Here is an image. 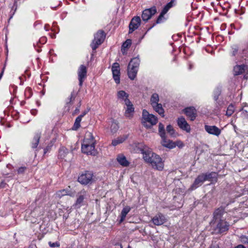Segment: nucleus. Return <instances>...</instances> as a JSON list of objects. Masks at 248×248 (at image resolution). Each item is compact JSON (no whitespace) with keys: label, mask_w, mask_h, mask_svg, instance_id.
Masks as SVG:
<instances>
[{"label":"nucleus","mask_w":248,"mask_h":248,"mask_svg":"<svg viewBox=\"0 0 248 248\" xmlns=\"http://www.w3.org/2000/svg\"><path fill=\"white\" fill-rule=\"evenodd\" d=\"M140 151L145 162L149 164L153 169L159 171L163 170L164 162L159 155L153 152L146 145H144Z\"/></svg>","instance_id":"obj_1"},{"label":"nucleus","mask_w":248,"mask_h":248,"mask_svg":"<svg viewBox=\"0 0 248 248\" xmlns=\"http://www.w3.org/2000/svg\"><path fill=\"white\" fill-rule=\"evenodd\" d=\"M95 140L90 132H87L85 134L81 146L82 153L87 155H95L97 151L95 149Z\"/></svg>","instance_id":"obj_2"},{"label":"nucleus","mask_w":248,"mask_h":248,"mask_svg":"<svg viewBox=\"0 0 248 248\" xmlns=\"http://www.w3.org/2000/svg\"><path fill=\"white\" fill-rule=\"evenodd\" d=\"M142 124L147 128H150L153 125H155L157 123L158 119L157 117L152 114H150L145 109L142 111Z\"/></svg>","instance_id":"obj_3"},{"label":"nucleus","mask_w":248,"mask_h":248,"mask_svg":"<svg viewBox=\"0 0 248 248\" xmlns=\"http://www.w3.org/2000/svg\"><path fill=\"white\" fill-rule=\"evenodd\" d=\"M105 38L104 32L102 31H99L94 35V38L91 44L93 50H95L97 47L104 41Z\"/></svg>","instance_id":"obj_4"},{"label":"nucleus","mask_w":248,"mask_h":248,"mask_svg":"<svg viewBox=\"0 0 248 248\" xmlns=\"http://www.w3.org/2000/svg\"><path fill=\"white\" fill-rule=\"evenodd\" d=\"M93 181V173L89 171H86L81 173L78 178V181L83 185L92 183Z\"/></svg>","instance_id":"obj_5"},{"label":"nucleus","mask_w":248,"mask_h":248,"mask_svg":"<svg viewBox=\"0 0 248 248\" xmlns=\"http://www.w3.org/2000/svg\"><path fill=\"white\" fill-rule=\"evenodd\" d=\"M233 72L234 75H239L244 72L248 73V59L245 64L241 65H237L233 68Z\"/></svg>","instance_id":"obj_6"},{"label":"nucleus","mask_w":248,"mask_h":248,"mask_svg":"<svg viewBox=\"0 0 248 248\" xmlns=\"http://www.w3.org/2000/svg\"><path fill=\"white\" fill-rule=\"evenodd\" d=\"M87 67L84 65H81L78 72V78L79 82V84L80 86H82L83 80L87 76Z\"/></svg>","instance_id":"obj_7"},{"label":"nucleus","mask_w":248,"mask_h":248,"mask_svg":"<svg viewBox=\"0 0 248 248\" xmlns=\"http://www.w3.org/2000/svg\"><path fill=\"white\" fill-rule=\"evenodd\" d=\"M205 181V176H204L203 173L198 175L195 179L193 184L190 187L189 190L192 191L196 189L199 186H201Z\"/></svg>","instance_id":"obj_8"},{"label":"nucleus","mask_w":248,"mask_h":248,"mask_svg":"<svg viewBox=\"0 0 248 248\" xmlns=\"http://www.w3.org/2000/svg\"><path fill=\"white\" fill-rule=\"evenodd\" d=\"M112 72L113 78L117 84L120 83V66L118 63L115 62L112 66Z\"/></svg>","instance_id":"obj_9"},{"label":"nucleus","mask_w":248,"mask_h":248,"mask_svg":"<svg viewBox=\"0 0 248 248\" xmlns=\"http://www.w3.org/2000/svg\"><path fill=\"white\" fill-rule=\"evenodd\" d=\"M156 10L155 7L144 10L142 14V19L143 21H147L155 14Z\"/></svg>","instance_id":"obj_10"},{"label":"nucleus","mask_w":248,"mask_h":248,"mask_svg":"<svg viewBox=\"0 0 248 248\" xmlns=\"http://www.w3.org/2000/svg\"><path fill=\"white\" fill-rule=\"evenodd\" d=\"M140 21L141 20L139 16H135L132 19L129 25V33H132L138 28L140 24Z\"/></svg>","instance_id":"obj_11"},{"label":"nucleus","mask_w":248,"mask_h":248,"mask_svg":"<svg viewBox=\"0 0 248 248\" xmlns=\"http://www.w3.org/2000/svg\"><path fill=\"white\" fill-rule=\"evenodd\" d=\"M177 124L181 129L187 133H190L191 131L190 126L184 117H182L178 119Z\"/></svg>","instance_id":"obj_12"},{"label":"nucleus","mask_w":248,"mask_h":248,"mask_svg":"<svg viewBox=\"0 0 248 248\" xmlns=\"http://www.w3.org/2000/svg\"><path fill=\"white\" fill-rule=\"evenodd\" d=\"M152 221L155 225L159 226L166 222L167 219L163 214L158 213L152 218Z\"/></svg>","instance_id":"obj_13"},{"label":"nucleus","mask_w":248,"mask_h":248,"mask_svg":"<svg viewBox=\"0 0 248 248\" xmlns=\"http://www.w3.org/2000/svg\"><path fill=\"white\" fill-rule=\"evenodd\" d=\"M229 229L228 223L224 220H220L217 223L215 231L217 233H221L228 231Z\"/></svg>","instance_id":"obj_14"},{"label":"nucleus","mask_w":248,"mask_h":248,"mask_svg":"<svg viewBox=\"0 0 248 248\" xmlns=\"http://www.w3.org/2000/svg\"><path fill=\"white\" fill-rule=\"evenodd\" d=\"M205 130L209 134L218 136L221 133V130L215 125H204Z\"/></svg>","instance_id":"obj_15"},{"label":"nucleus","mask_w":248,"mask_h":248,"mask_svg":"<svg viewBox=\"0 0 248 248\" xmlns=\"http://www.w3.org/2000/svg\"><path fill=\"white\" fill-rule=\"evenodd\" d=\"M124 104L126 106L124 113L125 117L127 118L132 117L134 111V108L133 105L129 100H126Z\"/></svg>","instance_id":"obj_16"},{"label":"nucleus","mask_w":248,"mask_h":248,"mask_svg":"<svg viewBox=\"0 0 248 248\" xmlns=\"http://www.w3.org/2000/svg\"><path fill=\"white\" fill-rule=\"evenodd\" d=\"M184 111L186 115L192 121L195 120L197 116V111L196 109L193 107H190L186 108L184 110Z\"/></svg>","instance_id":"obj_17"},{"label":"nucleus","mask_w":248,"mask_h":248,"mask_svg":"<svg viewBox=\"0 0 248 248\" xmlns=\"http://www.w3.org/2000/svg\"><path fill=\"white\" fill-rule=\"evenodd\" d=\"M174 2V0H172L171 1H170L169 3H168L164 8L163 9L160 15L158 17V18L157 19L156 22L157 23H160V21L161 20L162 17L163 16L167 13V12L168 11V10L173 6V4Z\"/></svg>","instance_id":"obj_18"},{"label":"nucleus","mask_w":248,"mask_h":248,"mask_svg":"<svg viewBox=\"0 0 248 248\" xmlns=\"http://www.w3.org/2000/svg\"><path fill=\"white\" fill-rule=\"evenodd\" d=\"M161 137L162 139L161 144L163 146L170 149H173L174 148V145L172 140H168L165 135L161 136Z\"/></svg>","instance_id":"obj_19"},{"label":"nucleus","mask_w":248,"mask_h":248,"mask_svg":"<svg viewBox=\"0 0 248 248\" xmlns=\"http://www.w3.org/2000/svg\"><path fill=\"white\" fill-rule=\"evenodd\" d=\"M203 175H204V176H205V181L208 180L211 181L212 183H215L217 182V174L215 172H211L207 173H203Z\"/></svg>","instance_id":"obj_20"},{"label":"nucleus","mask_w":248,"mask_h":248,"mask_svg":"<svg viewBox=\"0 0 248 248\" xmlns=\"http://www.w3.org/2000/svg\"><path fill=\"white\" fill-rule=\"evenodd\" d=\"M138 71V68H134L128 65L127 73L129 78L132 80L134 79L136 77Z\"/></svg>","instance_id":"obj_21"},{"label":"nucleus","mask_w":248,"mask_h":248,"mask_svg":"<svg viewBox=\"0 0 248 248\" xmlns=\"http://www.w3.org/2000/svg\"><path fill=\"white\" fill-rule=\"evenodd\" d=\"M117 160L119 163L123 166L127 167L129 164V162L127 160L125 156L123 155H118Z\"/></svg>","instance_id":"obj_22"},{"label":"nucleus","mask_w":248,"mask_h":248,"mask_svg":"<svg viewBox=\"0 0 248 248\" xmlns=\"http://www.w3.org/2000/svg\"><path fill=\"white\" fill-rule=\"evenodd\" d=\"M128 94L125 93L124 91H120L117 93V97L118 99L124 101L125 103L126 100H129L128 99Z\"/></svg>","instance_id":"obj_23"},{"label":"nucleus","mask_w":248,"mask_h":248,"mask_svg":"<svg viewBox=\"0 0 248 248\" xmlns=\"http://www.w3.org/2000/svg\"><path fill=\"white\" fill-rule=\"evenodd\" d=\"M154 109L162 117H164V110L162 107V104L158 103L156 105L152 106Z\"/></svg>","instance_id":"obj_24"},{"label":"nucleus","mask_w":248,"mask_h":248,"mask_svg":"<svg viewBox=\"0 0 248 248\" xmlns=\"http://www.w3.org/2000/svg\"><path fill=\"white\" fill-rule=\"evenodd\" d=\"M85 195L86 192L85 191H81L80 195L78 196L76 201V202L75 204V206H77L78 207H80L81 204L83 202Z\"/></svg>","instance_id":"obj_25"},{"label":"nucleus","mask_w":248,"mask_h":248,"mask_svg":"<svg viewBox=\"0 0 248 248\" xmlns=\"http://www.w3.org/2000/svg\"><path fill=\"white\" fill-rule=\"evenodd\" d=\"M131 210V208L129 206H126L124 207L121 213V219L120 223L122 222L125 219L127 214Z\"/></svg>","instance_id":"obj_26"},{"label":"nucleus","mask_w":248,"mask_h":248,"mask_svg":"<svg viewBox=\"0 0 248 248\" xmlns=\"http://www.w3.org/2000/svg\"><path fill=\"white\" fill-rule=\"evenodd\" d=\"M140 60L139 58L136 57L133 58L129 63V65L134 68L139 69V67L140 65Z\"/></svg>","instance_id":"obj_27"},{"label":"nucleus","mask_w":248,"mask_h":248,"mask_svg":"<svg viewBox=\"0 0 248 248\" xmlns=\"http://www.w3.org/2000/svg\"><path fill=\"white\" fill-rule=\"evenodd\" d=\"M159 96L158 94L155 93L152 94L151 97L150 102L152 106L154 105H156V104H158L159 101Z\"/></svg>","instance_id":"obj_28"},{"label":"nucleus","mask_w":248,"mask_h":248,"mask_svg":"<svg viewBox=\"0 0 248 248\" xmlns=\"http://www.w3.org/2000/svg\"><path fill=\"white\" fill-rule=\"evenodd\" d=\"M110 125V130L111 133H115L119 128L118 123L114 120L111 121Z\"/></svg>","instance_id":"obj_29"},{"label":"nucleus","mask_w":248,"mask_h":248,"mask_svg":"<svg viewBox=\"0 0 248 248\" xmlns=\"http://www.w3.org/2000/svg\"><path fill=\"white\" fill-rule=\"evenodd\" d=\"M69 193V191H68V190H67L66 189H62V190L58 191L55 193V196H56V198H61L62 196L68 195Z\"/></svg>","instance_id":"obj_30"},{"label":"nucleus","mask_w":248,"mask_h":248,"mask_svg":"<svg viewBox=\"0 0 248 248\" xmlns=\"http://www.w3.org/2000/svg\"><path fill=\"white\" fill-rule=\"evenodd\" d=\"M40 133H37L35 135L32 143V147L33 148H35L37 147L40 139Z\"/></svg>","instance_id":"obj_31"},{"label":"nucleus","mask_w":248,"mask_h":248,"mask_svg":"<svg viewBox=\"0 0 248 248\" xmlns=\"http://www.w3.org/2000/svg\"><path fill=\"white\" fill-rule=\"evenodd\" d=\"M125 139V137H119L117 139L112 140V144L113 146H116L117 145L123 142Z\"/></svg>","instance_id":"obj_32"},{"label":"nucleus","mask_w":248,"mask_h":248,"mask_svg":"<svg viewBox=\"0 0 248 248\" xmlns=\"http://www.w3.org/2000/svg\"><path fill=\"white\" fill-rule=\"evenodd\" d=\"M223 210L222 209L218 208L215 210L214 213V217L216 219L220 218L221 216L223 215Z\"/></svg>","instance_id":"obj_33"},{"label":"nucleus","mask_w":248,"mask_h":248,"mask_svg":"<svg viewBox=\"0 0 248 248\" xmlns=\"http://www.w3.org/2000/svg\"><path fill=\"white\" fill-rule=\"evenodd\" d=\"M68 153L66 149L64 148H62L59 151V157L62 159H65Z\"/></svg>","instance_id":"obj_34"},{"label":"nucleus","mask_w":248,"mask_h":248,"mask_svg":"<svg viewBox=\"0 0 248 248\" xmlns=\"http://www.w3.org/2000/svg\"><path fill=\"white\" fill-rule=\"evenodd\" d=\"M234 111V107L232 105H230L226 111V115L228 116H231Z\"/></svg>","instance_id":"obj_35"},{"label":"nucleus","mask_w":248,"mask_h":248,"mask_svg":"<svg viewBox=\"0 0 248 248\" xmlns=\"http://www.w3.org/2000/svg\"><path fill=\"white\" fill-rule=\"evenodd\" d=\"M221 93V89L220 88H217L214 91L213 94H214V98L215 100L217 101L218 98V96Z\"/></svg>","instance_id":"obj_36"},{"label":"nucleus","mask_w":248,"mask_h":248,"mask_svg":"<svg viewBox=\"0 0 248 248\" xmlns=\"http://www.w3.org/2000/svg\"><path fill=\"white\" fill-rule=\"evenodd\" d=\"M158 131H159V135L160 136V137L165 135V129H164V125L161 123L159 124Z\"/></svg>","instance_id":"obj_37"},{"label":"nucleus","mask_w":248,"mask_h":248,"mask_svg":"<svg viewBox=\"0 0 248 248\" xmlns=\"http://www.w3.org/2000/svg\"><path fill=\"white\" fill-rule=\"evenodd\" d=\"M131 44V41L130 40H126L123 44L122 45V51H123V50H124L125 49V48H128V47H129L130 46Z\"/></svg>","instance_id":"obj_38"},{"label":"nucleus","mask_w":248,"mask_h":248,"mask_svg":"<svg viewBox=\"0 0 248 248\" xmlns=\"http://www.w3.org/2000/svg\"><path fill=\"white\" fill-rule=\"evenodd\" d=\"M167 131L171 136H174L175 135L174 130L170 125H169L167 126Z\"/></svg>","instance_id":"obj_39"},{"label":"nucleus","mask_w":248,"mask_h":248,"mask_svg":"<svg viewBox=\"0 0 248 248\" xmlns=\"http://www.w3.org/2000/svg\"><path fill=\"white\" fill-rule=\"evenodd\" d=\"M174 148L177 146L179 148H182L184 147V143L180 140H177L175 142H173Z\"/></svg>","instance_id":"obj_40"},{"label":"nucleus","mask_w":248,"mask_h":248,"mask_svg":"<svg viewBox=\"0 0 248 248\" xmlns=\"http://www.w3.org/2000/svg\"><path fill=\"white\" fill-rule=\"evenodd\" d=\"M86 114V112H83L82 114L78 116L76 119L75 122L77 123H80L82 117Z\"/></svg>","instance_id":"obj_41"},{"label":"nucleus","mask_w":248,"mask_h":248,"mask_svg":"<svg viewBox=\"0 0 248 248\" xmlns=\"http://www.w3.org/2000/svg\"><path fill=\"white\" fill-rule=\"evenodd\" d=\"M48 244L50 247H59L60 246V243L57 242L55 243L49 242Z\"/></svg>","instance_id":"obj_42"},{"label":"nucleus","mask_w":248,"mask_h":248,"mask_svg":"<svg viewBox=\"0 0 248 248\" xmlns=\"http://www.w3.org/2000/svg\"><path fill=\"white\" fill-rule=\"evenodd\" d=\"M232 56H235V54L237 53L238 48V46H234L232 47Z\"/></svg>","instance_id":"obj_43"},{"label":"nucleus","mask_w":248,"mask_h":248,"mask_svg":"<svg viewBox=\"0 0 248 248\" xmlns=\"http://www.w3.org/2000/svg\"><path fill=\"white\" fill-rule=\"evenodd\" d=\"M26 169V168L25 167H20L17 170V172L19 174L23 173L25 171Z\"/></svg>","instance_id":"obj_44"},{"label":"nucleus","mask_w":248,"mask_h":248,"mask_svg":"<svg viewBox=\"0 0 248 248\" xmlns=\"http://www.w3.org/2000/svg\"><path fill=\"white\" fill-rule=\"evenodd\" d=\"M80 124L79 123H77L75 122L73 127V129L74 130H77L80 127Z\"/></svg>","instance_id":"obj_45"},{"label":"nucleus","mask_w":248,"mask_h":248,"mask_svg":"<svg viewBox=\"0 0 248 248\" xmlns=\"http://www.w3.org/2000/svg\"><path fill=\"white\" fill-rule=\"evenodd\" d=\"M74 100V97L72 93H71L70 97L68 99L67 101V104L70 103L71 102H73Z\"/></svg>","instance_id":"obj_46"},{"label":"nucleus","mask_w":248,"mask_h":248,"mask_svg":"<svg viewBox=\"0 0 248 248\" xmlns=\"http://www.w3.org/2000/svg\"><path fill=\"white\" fill-rule=\"evenodd\" d=\"M240 110L242 111V114L244 117H248V112L247 110H243V108Z\"/></svg>","instance_id":"obj_47"},{"label":"nucleus","mask_w":248,"mask_h":248,"mask_svg":"<svg viewBox=\"0 0 248 248\" xmlns=\"http://www.w3.org/2000/svg\"><path fill=\"white\" fill-rule=\"evenodd\" d=\"M248 238L246 237H243L242 238V241L244 242V243H246L247 242V240H248Z\"/></svg>","instance_id":"obj_48"},{"label":"nucleus","mask_w":248,"mask_h":248,"mask_svg":"<svg viewBox=\"0 0 248 248\" xmlns=\"http://www.w3.org/2000/svg\"><path fill=\"white\" fill-rule=\"evenodd\" d=\"M235 248H246L244 246L242 245H239L236 247Z\"/></svg>","instance_id":"obj_49"},{"label":"nucleus","mask_w":248,"mask_h":248,"mask_svg":"<svg viewBox=\"0 0 248 248\" xmlns=\"http://www.w3.org/2000/svg\"><path fill=\"white\" fill-rule=\"evenodd\" d=\"M79 111V109L78 108H77L75 110L74 114H76V113H78Z\"/></svg>","instance_id":"obj_50"},{"label":"nucleus","mask_w":248,"mask_h":248,"mask_svg":"<svg viewBox=\"0 0 248 248\" xmlns=\"http://www.w3.org/2000/svg\"><path fill=\"white\" fill-rule=\"evenodd\" d=\"M127 248H131V247L130 246H128Z\"/></svg>","instance_id":"obj_51"},{"label":"nucleus","mask_w":248,"mask_h":248,"mask_svg":"<svg viewBox=\"0 0 248 248\" xmlns=\"http://www.w3.org/2000/svg\"><path fill=\"white\" fill-rule=\"evenodd\" d=\"M121 248H123V247L122 246V245L121 246Z\"/></svg>","instance_id":"obj_52"}]
</instances>
